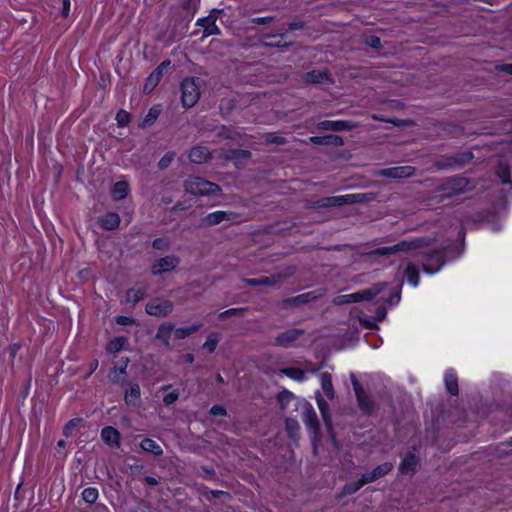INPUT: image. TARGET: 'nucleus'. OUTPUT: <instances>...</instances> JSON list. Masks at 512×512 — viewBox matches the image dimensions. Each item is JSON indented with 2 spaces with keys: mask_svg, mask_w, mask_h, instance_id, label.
Wrapping results in <instances>:
<instances>
[{
  "mask_svg": "<svg viewBox=\"0 0 512 512\" xmlns=\"http://www.w3.org/2000/svg\"><path fill=\"white\" fill-rule=\"evenodd\" d=\"M358 302L357 292L351 294L338 295L333 299V304L337 306Z\"/></svg>",
  "mask_w": 512,
  "mask_h": 512,
  "instance_id": "nucleus-45",
  "label": "nucleus"
},
{
  "mask_svg": "<svg viewBox=\"0 0 512 512\" xmlns=\"http://www.w3.org/2000/svg\"><path fill=\"white\" fill-rule=\"evenodd\" d=\"M342 196L345 199H348L347 202H345V205L363 202L366 199V194L364 193L346 194Z\"/></svg>",
  "mask_w": 512,
  "mask_h": 512,
  "instance_id": "nucleus-58",
  "label": "nucleus"
},
{
  "mask_svg": "<svg viewBox=\"0 0 512 512\" xmlns=\"http://www.w3.org/2000/svg\"><path fill=\"white\" fill-rule=\"evenodd\" d=\"M475 184L471 179L454 175L444 178L437 186V191L442 192L443 197L451 198L472 191Z\"/></svg>",
  "mask_w": 512,
  "mask_h": 512,
  "instance_id": "nucleus-2",
  "label": "nucleus"
},
{
  "mask_svg": "<svg viewBox=\"0 0 512 512\" xmlns=\"http://www.w3.org/2000/svg\"><path fill=\"white\" fill-rule=\"evenodd\" d=\"M170 60H165L161 62L148 76L146 82L143 87V92L148 94L152 92L156 86L159 84L160 80L163 77L164 71L170 66Z\"/></svg>",
  "mask_w": 512,
  "mask_h": 512,
  "instance_id": "nucleus-11",
  "label": "nucleus"
},
{
  "mask_svg": "<svg viewBox=\"0 0 512 512\" xmlns=\"http://www.w3.org/2000/svg\"><path fill=\"white\" fill-rule=\"evenodd\" d=\"M405 277L412 286L416 287L419 284L420 278L417 266L409 263L405 269Z\"/></svg>",
  "mask_w": 512,
  "mask_h": 512,
  "instance_id": "nucleus-41",
  "label": "nucleus"
},
{
  "mask_svg": "<svg viewBox=\"0 0 512 512\" xmlns=\"http://www.w3.org/2000/svg\"><path fill=\"white\" fill-rule=\"evenodd\" d=\"M98 224L105 230H115L121 223V218L116 212H107L97 220Z\"/></svg>",
  "mask_w": 512,
  "mask_h": 512,
  "instance_id": "nucleus-23",
  "label": "nucleus"
},
{
  "mask_svg": "<svg viewBox=\"0 0 512 512\" xmlns=\"http://www.w3.org/2000/svg\"><path fill=\"white\" fill-rule=\"evenodd\" d=\"M315 399L317 402L318 409L321 413L323 422L329 432L332 431V421H331V415L329 412V405L327 401L324 399L323 395L320 391L315 392Z\"/></svg>",
  "mask_w": 512,
  "mask_h": 512,
  "instance_id": "nucleus-20",
  "label": "nucleus"
},
{
  "mask_svg": "<svg viewBox=\"0 0 512 512\" xmlns=\"http://www.w3.org/2000/svg\"><path fill=\"white\" fill-rule=\"evenodd\" d=\"M303 80L307 84H323L333 83L330 72L325 70H311L306 72L303 76Z\"/></svg>",
  "mask_w": 512,
  "mask_h": 512,
  "instance_id": "nucleus-17",
  "label": "nucleus"
},
{
  "mask_svg": "<svg viewBox=\"0 0 512 512\" xmlns=\"http://www.w3.org/2000/svg\"><path fill=\"white\" fill-rule=\"evenodd\" d=\"M98 496V489L94 487L85 488L82 492V498L88 504H94L97 501Z\"/></svg>",
  "mask_w": 512,
  "mask_h": 512,
  "instance_id": "nucleus-47",
  "label": "nucleus"
},
{
  "mask_svg": "<svg viewBox=\"0 0 512 512\" xmlns=\"http://www.w3.org/2000/svg\"><path fill=\"white\" fill-rule=\"evenodd\" d=\"M115 120H116L117 126L119 128H124V127H126L130 123L131 115L126 110L120 109L116 113Z\"/></svg>",
  "mask_w": 512,
  "mask_h": 512,
  "instance_id": "nucleus-49",
  "label": "nucleus"
},
{
  "mask_svg": "<svg viewBox=\"0 0 512 512\" xmlns=\"http://www.w3.org/2000/svg\"><path fill=\"white\" fill-rule=\"evenodd\" d=\"M320 380H321V387H322V390L324 392V394L330 399L332 400L335 396V391H334V387H333V384H332V376L329 372H323L321 375H320Z\"/></svg>",
  "mask_w": 512,
  "mask_h": 512,
  "instance_id": "nucleus-32",
  "label": "nucleus"
},
{
  "mask_svg": "<svg viewBox=\"0 0 512 512\" xmlns=\"http://www.w3.org/2000/svg\"><path fill=\"white\" fill-rule=\"evenodd\" d=\"M180 393L177 389L167 393L163 397V403L166 406H170L174 404L179 399Z\"/></svg>",
  "mask_w": 512,
  "mask_h": 512,
  "instance_id": "nucleus-61",
  "label": "nucleus"
},
{
  "mask_svg": "<svg viewBox=\"0 0 512 512\" xmlns=\"http://www.w3.org/2000/svg\"><path fill=\"white\" fill-rule=\"evenodd\" d=\"M365 43L371 47V48H374V49H381L382 48V43H381V40L378 36L376 35H369L366 37V40H365Z\"/></svg>",
  "mask_w": 512,
  "mask_h": 512,
  "instance_id": "nucleus-64",
  "label": "nucleus"
},
{
  "mask_svg": "<svg viewBox=\"0 0 512 512\" xmlns=\"http://www.w3.org/2000/svg\"><path fill=\"white\" fill-rule=\"evenodd\" d=\"M161 113V107L160 105H154L152 106L146 116L144 117L143 121L139 124V127L142 129H145L147 127L152 126L156 120L158 119L159 115Z\"/></svg>",
  "mask_w": 512,
  "mask_h": 512,
  "instance_id": "nucleus-30",
  "label": "nucleus"
},
{
  "mask_svg": "<svg viewBox=\"0 0 512 512\" xmlns=\"http://www.w3.org/2000/svg\"><path fill=\"white\" fill-rule=\"evenodd\" d=\"M302 407V421L304 422L308 431L317 438L320 434V423L313 406L305 399L301 401Z\"/></svg>",
  "mask_w": 512,
  "mask_h": 512,
  "instance_id": "nucleus-8",
  "label": "nucleus"
},
{
  "mask_svg": "<svg viewBox=\"0 0 512 512\" xmlns=\"http://www.w3.org/2000/svg\"><path fill=\"white\" fill-rule=\"evenodd\" d=\"M197 80L193 77H186L181 82V103L185 108H192L200 98V87Z\"/></svg>",
  "mask_w": 512,
  "mask_h": 512,
  "instance_id": "nucleus-6",
  "label": "nucleus"
},
{
  "mask_svg": "<svg viewBox=\"0 0 512 512\" xmlns=\"http://www.w3.org/2000/svg\"><path fill=\"white\" fill-rule=\"evenodd\" d=\"M445 386H446L447 391L451 395H453V396L458 395V393H459L458 378L454 373L447 372L445 374Z\"/></svg>",
  "mask_w": 512,
  "mask_h": 512,
  "instance_id": "nucleus-39",
  "label": "nucleus"
},
{
  "mask_svg": "<svg viewBox=\"0 0 512 512\" xmlns=\"http://www.w3.org/2000/svg\"><path fill=\"white\" fill-rule=\"evenodd\" d=\"M170 241L166 238H156L152 242V247L156 250H166L169 248Z\"/></svg>",
  "mask_w": 512,
  "mask_h": 512,
  "instance_id": "nucleus-63",
  "label": "nucleus"
},
{
  "mask_svg": "<svg viewBox=\"0 0 512 512\" xmlns=\"http://www.w3.org/2000/svg\"><path fill=\"white\" fill-rule=\"evenodd\" d=\"M348 199H345L342 195L339 196H328L317 199L313 202L314 208H332L341 207L345 205Z\"/></svg>",
  "mask_w": 512,
  "mask_h": 512,
  "instance_id": "nucleus-24",
  "label": "nucleus"
},
{
  "mask_svg": "<svg viewBox=\"0 0 512 512\" xmlns=\"http://www.w3.org/2000/svg\"><path fill=\"white\" fill-rule=\"evenodd\" d=\"M269 38H278V40L276 42L263 41L261 44L263 47H266V48H288L291 46V43L284 41L286 38V35L284 33H281L279 35L267 34L264 36V39H269Z\"/></svg>",
  "mask_w": 512,
  "mask_h": 512,
  "instance_id": "nucleus-31",
  "label": "nucleus"
},
{
  "mask_svg": "<svg viewBox=\"0 0 512 512\" xmlns=\"http://www.w3.org/2000/svg\"><path fill=\"white\" fill-rule=\"evenodd\" d=\"M280 373L298 382H303L306 379L305 372L300 368H283L280 370Z\"/></svg>",
  "mask_w": 512,
  "mask_h": 512,
  "instance_id": "nucleus-40",
  "label": "nucleus"
},
{
  "mask_svg": "<svg viewBox=\"0 0 512 512\" xmlns=\"http://www.w3.org/2000/svg\"><path fill=\"white\" fill-rule=\"evenodd\" d=\"M175 152L174 151H169L167 153H165L161 159L158 161V168L160 170H165L167 169L170 164L172 163V161L174 160L175 158Z\"/></svg>",
  "mask_w": 512,
  "mask_h": 512,
  "instance_id": "nucleus-55",
  "label": "nucleus"
},
{
  "mask_svg": "<svg viewBox=\"0 0 512 512\" xmlns=\"http://www.w3.org/2000/svg\"><path fill=\"white\" fill-rule=\"evenodd\" d=\"M247 311L246 307H239V308H230L228 310H225L221 313H219L218 318L220 320H226L233 316H241L243 313Z\"/></svg>",
  "mask_w": 512,
  "mask_h": 512,
  "instance_id": "nucleus-52",
  "label": "nucleus"
},
{
  "mask_svg": "<svg viewBox=\"0 0 512 512\" xmlns=\"http://www.w3.org/2000/svg\"><path fill=\"white\" fill-rule=\"evenodd\" d=\"M237 217V214L232 211H215L207 214L201 219V227H211L220 224L223 221H232Z\"/></svg>",
  "mask_w": 512,
  "mask_h": 512,
  "instance_id": "nucleus-12",
  "label": "nucleus"
},
{
  "mask_svg": "<svg viewBox=\"0 0 512 512\" xmlns=\"http://www.w3.org/2000/svg\"><path fill=\"white\" fill-rule=\"evenodd\" d=\"M203 326L202 323H195L187 327H180L174 330V336L176 339L181 340L192 335Z\"/></svg>",
  "mask_w": 512,
  "mask_h": 512,
  "instance_id": "nucleus-36",
  "label": "nucleus"
},
{
  "mask_svg": "<svg viewBox=\"0 0 512 512\" xmlns=\"http://www.w3.org/2000/svg\"><path fill=\"white\" fill-rule=\"evenodd\" d=\"M126 341L127 340L124 337H116L113 340L108 342V344L106 346V350L109 353H116V352L120 351L123 348L124 343Z\"/></svg>",
  "mask_w": 512,
  "mask_h": 512,
  "instance_id": "nucleus-48",
  "label": "nucleus"
},
{
  "mask_svg": "<svg viewBox=\"0 0 512 512\" xmlns=\"http://www.w3.org/2000/svg\"><path fill=\"white\" fill-rule=\"evenodd\" d=\"M130 359L128 357H121L116 366L110 372V379L113 383H119V375H126V369Z\"/></svg>",
  "mask_w": 512,
  "mask_h": 512,
  "instance_id": "nucleus-28",
  "label": "nucleus"
},
{
  "mask_svg": "<svg viewBox=\"0 0 512 512\" xmlns=\"http://www.w3.org/2000/svg\"><path fill=\"white\" fill-rule=\"evenodd\" d=\"M296 272V267L287 266L281 272L271 274L270 276H266L267 286H272L279 283L282 280L288 279L293 276Z\"/></svg>",
  "mask_w": 512,
  "mask_h": 512,
  "instance_id": "nucleus-27",
  "label": "nucleus"
},
{
  "mask_svg": "<svg viewBox=\"0 0 512 512\" xmlns=\"http://www.w3.org/2000/svg\"><path fill=\"white\" fill-rule=\"evenodd\" d=\"M393 464L391 462H384L378 466H376L370 473L371 476L376 480L384 477L393 469Z\"/></svg>",
  "mask_w": 512,
  "mask_h": 512,
  "instance_id": "nucleus-42",
  "label": "nucleus"
},
{
  "mask_svg": "<svg viewBox=\"0 0 512 512\" xmlns=\"http://www.w3.org/2000/svg\"><path fill=\"white\" fill-rule=\"evenodd\" d=\"M285 429L289 435V437L295 440L298 436L300 425L298 421L294 418H286L285 420Z\"/></svg>",
  "mask_w": 512,
  "mask_h": 512,
  "instance_id": "nucleus-44",
  "label": "nucleus"
},
{
  "mask_svg": "<svg viewBox=\"0 0 512 512\" xmlns=\"http://www.w3.org/2000/svg\"><path fill=\"white\" fill-rule=\"evenodd\" d=\"M101 438L103 442L111 448L120 447L121 434L112 426H105L101 430Z\"/></svg>",
  "mask_w": 512,
  "mask_h": 512,
  "instance_id": "nucleus-18",
  "label": "nucleus"
},
{
  "mask_svg": "<svg viewBox=\"0 0 512 512\" xmlns=\"http://www.w3.org/2000/svg\"><path fill=\"white\" fill-rule=\"evenodd\" d=\"M356 127L355 122L348 120H324L317 124V128L325 131H351Z\"/></svg>",
  "mask_w": 512,
  "mask_h": 512,
  "instance_id": "nucleus-16",
  "label": "nucleus"
},
{
  "mask_svg": "<svg viewBox=\"0 0 512 512\" xmlns=\"http://www.w3.org/2000/svg\"><path fill=\"white\" fill-rule=\"evenodd\" d=\"M310 142L315 145L322 146H333V147H341L344 145V140L339 135H325V136H311L309 138Z\"/></svg>",
  "mask_w": 512,
  "mask_h": 512,
  "instance_id": "nucleus-22",
  "label": "nucleus"
},
{
  "mask_svg": "<svg viewBox=\"0 0 512 512\" xmlns=\"http://www.w3.org/2000/svg\"><path fill=\"white\" fill-rule=\"evenodd\" d=\"M188 158L192 163L203 164L211 159V153L207 147L197 145L190 149Z\"/></svg>",
  "mask_w": 512,
  "mask_h": 512,
  "instance_id": "nucleus-19",
  "label": "nucleus"
},
{
  "mask_svg": "<svg viewBox=\"0 0 512 512\" xmlns=\"http://www.w3.org/2000/svg\"><path fill=\"white\" fill-rule=\"evenodd\" d=\"M219 342V334L218 333H210L207 337V340L203 344V348L207 349L209 353H213L217 347Z\"/></svg>",
  "mask_w": 512,
  "mask_h": 512,
  "instance_id": "nucleus-50",
  "label": "nucleus"
},
{
  "mask_svg": "<svg viewBox=\"0 0 512 512\" xmlns=\"http://www.w3.org/2000/svg\"><path fill=\"white\" fill-rule=\"evenodd\" d=\"M217 136L222 139L235 140L238 138L239 133L235 131L233 128L222 125L219 127L217 132Z\"/></svg>",
  "mask_w": 512,
  "mask_h": 512,
  "instance_id": "nucleus-46",
  "label": "nucleus"
},
{
  "mask_svg": "<svg viewBox=\"0 0 512 512\" xmlns=\"http://www.w3.org/2000/svg\"><path fill=\"white\" fill-rule=\"evenodd\" d=\"M243 282L248 286L256 287L267 286L268 281L266 280V276H262L260 278H244Z\"/></svg>",
  "mask_w": 512,
  "mask_h": 512,
  "instance_id": "nucleus-57",
  "label": "nucleus"
},
{
  "mask_svg": "<svg viewBox=\"0 0 512 512\" xmlns=\"http://www.w3.org/2000/svg\"><path fill=\"white\" fill-rule=\"evenodd\" d=\"M200 0H184L182 3V9L194 15L198 9Z\"/></svg>",
  "mask_w": 512,
  "mask_h": 512,
  "instance_id": "nucleus-60",
  "label": "nucleus"
},
{
  "mask_svg": "<svg viewBox=\"0 0 512 512\" xmlns=\"http://www.w3.org/2000/svg\"><path fill=\"white\" fill-rule=\"evenodd\" d=\"M304 334L305 331L300 328L288 329L282 333H279L275 337L274 343L276 346L289 348Z\"/></svg>",
  "mask_w": 512,
  "mask_h": 512,
  "instance_id": "nucleus-14",
  "label": "nucleus"
},
{
  "mask_svg": "<svg viewBox=\"0 0 512 512\" xmlns=\"http://www.w3.org/2000/svg\"><path fill=\"white\" fill-rule=\"evenodd\" d=\"M184 189L187 193L195 196H209L221 191L218 184L198 176L189 177L184 182Z\"/></svg>",
  "mask_w": 512,
  "mask_h": 512,
  "instance_id": "nucleus-4",
  "label": "nucleus"
},
{
  "mask_svg": "<svg viewBox=\"0 0 512 512\" xmlns=\"http://www.w3.org/2000/svg\"><path fill=\"white\" fill-rule=\"evenodd\" d=\"M127 384L128 388L125 390L124 400L126 404L136 406L141 397L140 386L138 383L128 382Z\"/></svg>",
  "mask_w": 512,
  "mask_h": 512,
  "instance_id": "nucleus-25",
  "label": "nucleus"
},
{
  "mask_svg": "<svg viewBox=\"0 0 512 512\" xmlns=\"http://www.w3.org/2000/svg\"><path fill=\"white\" fill-rule=\"evenodd\" d=\"M434 166L438 170H452L455 169L454 163H453V155H445L440 157L434 162Z\"/></svg>",
  "mask_w": 512,
  "mask_h": 512,
  "instance_id": "nucleus-43",
  "label": "nucleus"
},
{
  "mask_svg": "<svg viewBox=\"0 0 512 512\" xmlns=\"http://www.w3.org/2000/svg\"><path fill=\"white\" fill-rule=\"evenodd\" d=\"M130 192V186L127 181L116 182L111 191L112 198L116 201L125 199Z\"/></svg>",
  "mask_w": 512,
  "mask_h": 512,
  "instance_id": "nucleus-29",
  "label": "nucleus"
},
{
  "mask_svg": "<svg viewBox=\"0 0 512 512\" xmlns=\"http://www.w3.org/2000/svg\"><path fill=\"white\" fill-rule=\"evenodd\" d=\"M359 322L367 329H376L378 328L376 324V320L373 317L368 316L367 314H362L359 316Z\"/></svg>",
  "mask_w": 512,
  "mask_h": 512,
  "instance_id": "nucleus-56",
  "label": "nucleus"
},
{
  "mask_svg": "<svg viewBox=\"0 0 512 512\" xmlns=\"http://www.w3.org/2000/svg\"><path fill=\"white\" fill-rule=\"evenodd\" d=\"M463 249L457 245H448L438 250H434L424 256L422 269L427 274L438 272L447 260H453L459 257Z\"/></svg>",
  "mask_w": 512,
  "mask_h": 512,
  "instance_id": "nucleus-1",
  "label": "nucleus"
},
{
  "mask_svg": "<svg viewBox=\"0 0 512 512\" xmlns=\"http://www.w3.org/2000/svg\"><path fill=\"white\" fill-rule=\"evenodd\" d=\"M180 264V258L174 254L166 255L156 260L151 266V273L154 276H160L164 273L173 271Z\"/></svg>",
  "mask_w": 512,
  "mask_h": 512,
  "instance_id": "nucleus-10",
  "label": "nucleus"
},
{
  "mask_svg": "<svg viewBox=\"0 0 512 512\" xmlns=\"http://www.w3.org/2000/svg\"><path fill=\"white\" fill-rule=\"evenodd\" d=\"M251 152L245 149H229L224 153V159L228 161H240L249 159Z\"/></svg>",
  "mask_w": 512,
  "mask_h": 512,
  "instance_id": "nucleus-34",
  "label": "nucleus"
},
{
  "mask_svg": "<svg viewBox=\"0 0 512 512\" xmlns=\"http://www.w3.org/2000/svg\"><path fill=\"white\" fill-rule=\"evenodd\" d=\"M420 459L413 451H408L402 458L398 470L403 475H414L419 466Z\"/></svg>",
  "mask_w": 512,
  "mask_h": 512,
  "instance_id": "nucleus-15",
  "label": "nucleus"
},
{
  "mask_svg": "<svg viewBox=\"0 0 512 512\" xmlns=\"http://www.w3.org/2000/svg\"><path fill=\"white\" fill-rule=\"evenodd\" d=\"M416 172L413 166H395L380 170L377 175L391 179H404L413 176Z\"/></svg>",
  "mask_w": 512,
  "mask_h": 512,
  "instance_id": "nucleus-13",
  "label": "nucleus"
},
{
  "mask_svg": "<svg viewBox=\"0 0 512 512\" xmlns=\"http://www.w3.org/2000/svg\"><path fill=\"white\" fill-rule=\"evenodd\" d=\"M474 155L471 151L458 152L453 154V163L455 169H460L470 163Z\"/></svg>",
  "mask_w": 512,
  "mask_h": 512,
  "instance_id": "nucleus-35",
  "label": "nucleus"
},
{
  "mask_svg": "<svg viewBox=\"0 0 512 512\" xmlns=\"http://www.w3.org/2000/svg\"><path fill=\"white\" fill-rule=\"evenodd\" d=\"M388 287V282H379L367 289L357 291L358 302L372 300Z\"/></svg>",
  "mask_w": 512,
  "mask_h": 512,
  "instance_id": "nucleus-21",
  "label": "nucleus"
},
{
  "mask_svg": "<svg viewBox=\"0 0 512 512\" xmlns=\"http://www.w3.org/2000/svg\"><path fill=\"white\" fill-rule=\"evenodd\" d=\"M174 308L171 300L162 297L153 298L146 304L145 311L151 316L163 318L168 316Z\"/></svg>",
  "mask_w": 512,
  "mask_h": 512,
  "instance_id": "nucleus-9",
  "label": "nucleus"
},
{
  "mask_svg": "<svg viewBox=\"0 0 512 512\" xmlns=\"http://www.w3.org/2000/svg\"><path fill=\"white\" fill-rule=\"evenodd\" d=\"M140 447L144 451L149 452L154 456L163 455V449L161 446L151 438H144L140 443Z\"/></svg>",
  "mask_w": 512,
  "mask_h": 512,
  "instance_id": "nucleus-33",
  "label": "nucleus"
},
{
  "mask_svg": "<svg viewBox=\"0 0 512 512\" xmlns=\"http://www.w3.org/2000/svg\"><path fill=\"white\" fill-rule=\"evenodd\" d=\"M434 237H415L410 240H403L392 246L380 247L373 251V254L386 256L398 252H409L412 250L428 247L435 242Z\"/></svg>",
  "mask_w": 512,
  "mask_h": 512,
  "instance_id": "nucleus-3",
  "label": "nucleus"
},
{
  "mask_svg": "<svg viewBox=\"0 0 512 512\" xmlns=\"http://www.w3.org/2000/svg\"><path fill=\"white\" fill-rule=\"evenodd\" d=\"M83 421L82 418H73L69 420L64 428H63V435L66 438H69L72 436L73 430Z\"/></svg>",
  "mask_w": 512,
  "mask_h": 512,
  "instance_id": "nucleus-54",
  "label": "nucleus"
},
{
  "mask_svg": "<svg viewBox=\"0 0 512 512\" xmlns=\"http://www.w3.org/2000/svg\"><path fill=\"white\" fill-rule=\"evenodd\" d=\"M326 290L324 288L315 289L313 291H309L306 293H302L295 297L285 298L280 302V308L288 309L291 307H299L301 305L308 304L312 301H315L321 298L325 294Z\"/></svg>",
  "mask_w": 512,
  "mask_h": 512,
  "instance_id": "nucleus-7",
  "label": "nucleus"
},
{
  "mask_svg": "<svg viewBox=\"0 0 512 512\" xmlns=\"http://www.w3.org/2000/svg\"><path fill=\"white\" fill-rule=\"evenodd\" d=\"M360 489H361V486L358 483V481L356 483H348L343 486L341 494L343 496L352 495Z\"/></svg>",
  "mask_w": 512,
  "mask_h": 512,
  "instance_id": "nucleus-62",
  "label": "nucleus"
},
{
  "mask_svg": "<svg viewBox=\"0 0 512 512\" xmlns=\"http://www.w3.org/2000/svg\"><path fill=\"white\" fill-rule=\"evenodd\" d=\"M146 295V288H129L126 292V301L128 303L136 304L141 301Z\"/></svg>",
  "mask_w": 512,
  "mask_h": 512,
  "instance_id": "nucleus-37",
  "label": "nucleus"
},
{
  "mask_svg": "<svg viewBox=\"0 0 512 512\" xmlns=\"http://www.w3.org/2000/svg\"><path fill=\"white\" fill-rule=\"evenodd\" d=\"M200 26L204 28L203 29L202 38H206V37H209V36H212V35H220L221 34V30L216 25V23L206 22V23H204L203 25H200Z\"/></svg>",
  "mask_w": 512,
  "mask_h": 512,
  "instance_id": "nucleus-51",
  "label": "nucleus"
},
{
  "mask_svg": "<svg viewBox=\"0 0 512 512\" xmlns=\"http://www.w3.org/2000/svg\"><path fill=\"white\" fill-rule=\"evenodd\" d=\"M511 169L509 164L505 162H499L496 167V175L501 180L502 184H511Z\"/></svg>",
  "mask_w": 512,
  "mask_h": 512,
  "instance_id": "nucleus-38",
  "label": "nucleus"
},
{
  "mask_svg": "<svg viewBox=\"0 0 512 512\" xmlns=\"http://www.w3.org/2000/svg\"><path fill=\"white\" fill-rule=\"evenodd\" d=\"M264 140L268 144H276V145H283L287 142L285 137L280 136L276 132L266 133L264 135Z\"/></svg>",
  "mask_w": 512,
  "mask_h": 512,
  "instance_id": "nucleus-53",
  "label": "nucleus"
},
{
  "mask_svg": "<svg viewBox=\"0 0 512 512\" xmlns=\"http://www.w3.org/2000/svg\"><path fill=\"white\" fill-rule=\"evenodd\" d=\"M174 331V324L170 322L162 323L157 330L155 338L160 340L167 348H170V337Z\"/></svg>",
  "mask_w": 512,
  "mask_h": 512,
  "instance_id": "nucleus-26",
  "label": "nucleus"
},
{
  "mask_svg": "<svg viewBox=\"0 0 512 512\" xmlns=\"http://www.w3.org/2000/svg\"><path fill=\"white\" fill-rule=\"evenodd\" d=\"M293 398L294 394L286 389L278 394V401L282 407H285Z\"/></svg>",
  "mask_w": 512,
  "mask_h": 512,
  "instance_id": "nucleus-59",
  "label": "nucleus"
},
{
  "mask_svg": "<svg viewBox=\"0 0 512 512\" xmlns=\"http://www.w3.org/2000/svg\"><path fill=\"white\" fill-rule=\"evenodd\" d=\"M350 380L360 411L368 416L373 415L376 410V403L372 395L364 389L354 373L350 374Z\"/></svg>",
  "mask_w": 512,
  "mask_h": 512,
  "instance_id": "nucleus-5",
  "label": "nucleus"
}]
</instances>
